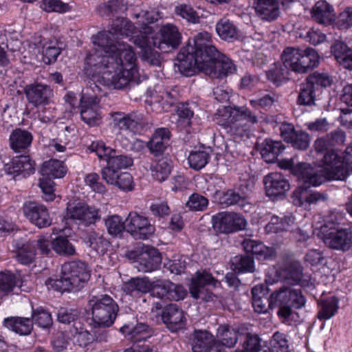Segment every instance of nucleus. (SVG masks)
<instances>
[{
    "label": "nucleus",
    "mask_w": 352,
    "mask_h": 352,
    "mask_svg": "<svg viewBox=\"0 0 352 352\" xmlns=\"http://www.w3.org/2000/svg\"><path fill=\"white\" fill-rule=\"evenodd\" d=\"M135 34L136 30L133 23L126 19L117 18L109 30L93 36L95 49L86 57V73L104 85H112L118 89L136 80L138 69L135 54L132 47L122 40L129 36H131L129 40L141 48L140 56L143 60L158 65L160 54L152 48L151 36Z\"/></svg>",
    "instance_id": "nucleus-1"
},
{
    "label": "nucleus",
    "mask_w": 352,
    "mask_h": 352,
    "mask_svg": "<svg viewBox=\"0 0 352 352\" xmlns=\"http://www.w3.org/2000/svg\"><path fill=\"white\" fill-rule=\"evenodd\" d=\"M177 60L178 70L186 76L199 70L212 78H223L236 69L232 60L212 44L211 36L206 32L188 40L178 53Z\"/></svg>",
    "instance_id": "nucleus-2"
},
{
    "label": "nucleus",
    "mask_w": 352,
    "mask_h": 352,
    "mask_svg": "<svg viewBox=\"0 0 352 352\" xmlns=\"http://www.w3.org/2000/svg\"><path fill=\"white\" fill-rule=\"evenodd\" d=\"M314 151L322 155V167L314 168L311 165H301L296 171L314 186H320L326 180H344L346 168L340 162L338 151L333 148L327 135L317 138L314 143Z\"/></svg>",
    "instance_id": "nucleus-3"
},
{
    "label": "nucleus",
    "mask_w": 352,
    "mask_h": 352,
    "mask_svg": "<svg viewBox=\"0 0 352 352\" xmlns=\"http://www.w3.org/2000/svg\"><path fill=\"white\" fill-rule=\"evenodd\" d=\"M90 278L87 265L81 261H72L62 265L60 278H49L45 281L47 289L60 292H76L83 287Z\"/></svg>",
    "instance_id": "nucleus-4"
},
{
    "label": "nucleus",
    "mask_w": 352,
    "mask_h": 352,
    "mask_svg": "<svg viewBox=\"0 0 352 352\" xmlns=\"http://www.w3.org/2000/svg\"><path fill=\"white\" fill-rule=\"evenodd\" d=\"M281 60L285 69L304 74L318 65L320 56L313 48L302 50L298 47H287L281 54Z\"/></svg>",
    "instance_id": "nucleus-5"
},
{
    "label": "nucleus",
    "mask_w": 352,
    "mask_h": 352,
    "mask_svg": "<svg viewBox=\"0 0 352 352\" xmlns=\"http://www.w3.org/2000/svg\"><path fill=\"white\" fill-rule=\"evenodd\" d=\"M272 303L278 307V315L288 322L293 315V308L299 309L306 303V298L300 288L294 286H282L272 293Z\"/></svg>",
    "instance_id": "nucleus-6"
},
{
    "label": "nucleus",
    "mask_w": 352,
    "mask_h": 352,
    "mask_svg": "<svg viewBox=\"0 0 352 352\" xmlns=\"http://www.w3.org/2000/svg\"><path fill=\"white\" fill-rule=\"evenodd\" d=\"M94 327H108L116 319L118 306L108 295L92 296L89 300Z\"/></svg>",
    "instance_id": "nucleus-7"
},
{
    "label": "nucleus",
    "mask_w": 352,
    "mask_h": 352,
    "mask_svg": "<svg viewBox=\"0 0 352 352\" xmlns=\"http://www.w3.org/2000/svg\"><path fill=\"white\" fill-rule=\"evenodd\" d=\"M319 235L331 249L345 252L352 246V230L340 228L336 223H325L320 227Z\"/></svg>",
    "instance_id": "nucleus-8"
},
{
    "label": "nucleus",
    "mask_w": 352,
    "mask_h": 352,
    "mask_svg": "<svg viewBox=\"0 0 352 352\" xmlns=\"http://www.w3.org/2000/svg\"><path fill=\"white\" fill-rule=\"evenodd\" d=\"M332 82V78L327 74L315 72L309 75L306 81L300 85L297 104L303 106L314 105L316 93L320 88L329 87Z\"/></svg>",
    "instance_id": "nucleus-9"
},
{
    "label": "nucleus",
    "mask_w": 352,
    "mask_h": 352,
    "mask_svg": "<svg viewBox=\"0 0 352 352\" xmlns=\"http://www.w3.org/2000/svg\"><path fill=\"white\" fill-rule=\"evenodd\" d=\"M214 121L226 129H228L234 122L247 120L254 124L258 122L257 116L246 107H223L214 115Z\"/></svg>",
    "instance_id": "nucleus-10"
},
{
    "label": "nucleus",
    "mask_w": 352,
    "mask_h": 352,
    "mask_svg": "<svg viewBox=\"0 0 352 352\" xmlns=\"http://www.w3.org/2000/svg\"><path fill=\"white\" fill-rule=\"evenodd\" d=\"M212 222L214 230L224 234L244 230L247 225L242 215L230 212H221L213 215Z\"/></svg>",
    "instance_id": "nucleus-11"
},
{
    "label": "nucleus",
    "mask_w": 352,
    "mask_h": 352,
    "mask_svg": "<svg viewBox=\"0 0 352 352\" xmlns=\"http://www.w3.org/2000/svg\"><path fill=\"white\" fill-rule=\"evenodd\" d=\"M65 218L80 224L89 226L100 219L99 210L81 202H69L66 208Z\"/></svg>",
    "instance_id": "nucleus-12"
},
{
    "label": "nucleus",
    "mask_w": 352,
    "mask_h": 352,
    "mask_svg": "<svg viewBox=\"0 0 352 352\" xmlns=\"http://www.w3.org/2000/svg\"><path fill=\"white\" fill-rule=\"evenodd\" d=\"M126 231L135 239L145 240L155 233V228L147 217L131 212L126 218Z\"/></svg>",
    "instance_id": "nucleus-13"
},
{
    "label": "nucleus",
    "mask_w": 352,
    "mask_h": 352,
    "mask_svg": "<svg viewBox=\"0 0 352 352\" xmlns=\"http://www.w3.org/2000/svg\"><path fill=\"white\" fill-rule=\"evenodd\" d=\"M100 98L96 94H82L80 103V113L82 120L89 126L99 124L101 116L99 111Z\"/></svg>",
    "instance_id": "nucleus-14"
},
{
    "label": "nucleus",
    "mask_w": 352,
    "mask_h": 352,
    "mask_svg": "<svg viewBox=\"0 0 352 352\" xmlns=\"http://www.w3.org/2000/svg\"><path fill=\"white\" fill-rule=\"evenodd\" d=\"M160 38H154L153 36L151 38L153 45L162 51L168 52L175 49L181 43L182 34L178 28L173 23L163 25L160 30Z\"/></svg>",
    "instance_id": "nucleus-15"
},
{
    "label": "nucleus",
    "mask_w": 352,
    "mask_h": 352,
    "mask_svg": "<svg viewBox=\"0 0 352 352\" xmlns=\"http://www.w3.org/2000/svg\"><path fill=\"white\" fill-rule=\"evenodd\" d=\"M302 183L304 186L298 187L292 193V199L294 205L307 209L311 204H316L319 201L327 199V193L309 190L310 186H314Z\"/></svg>",
    "instance_id": "nucleus-16"
},
{
    "label": "nucleus",
    "mask_w": 352,
    "mask_h": 352,
    "mask_svg": "<svg viewBox=\"0 0 352 352\" xmlns=\"http://www.w3.org/2000/svg\"><path fill=\"white\" fill-rule=\"evenodd\" d=\"M23 212L30 221L39 228L48 227L52 223L47 208L43 204L35 202H25L23 206Z\"/></svg>",
    "instance_id": "nucleus-17"
},
{
    "label": "nucleus",
    "mask_w": 352,
    "mask_h": 352,
    "mask_svg": "<svg viewBox=\"0 0 352 352\" xmlns=\"http://www.w3.org/2000/svg\"><path fill=\"white\" fill-rule=\"evenodd\" d=\"M134 267L141 272L155 270L161 264L162 258L158 250L154 248L146 247L135 255Z\"/></svg>",
    "instance_id": "nucleus-18"
},
{
    "label": "nucleus",
    "mask_w": 352,
    "mask_h": 352,
    "mask_svg": "<svg viewBox=\"0 0 352 352\" xmlns=\"http://www.w3.org/2000/svg\"><path fill=\"white\" fill-rule=\"evenodd\" d=\"M252 8L256 16L261 20L272 22L280 15L279 3L277 0H252Z\"/></svg>",
    "instance_id": "nucleus-19"
},
{
    "label": "nucleus",
    "mask_w": 352,
    "mask_h": 352,
    "mask_svg": "<svg viewBox=\"0 0 352 352\" xmlns=\"http://www.w3.org/2000/svg\"><path fill=\"white\" fill-rule=\"evenodd\" d=\"M263 181L266 194L269 197L283 195L290 187L288 181L279 173L268 174Z\"/></svg>",
    "instance_id": "nucleus-20"
},
{
    "label": "nucleus",
    "mask_w": 352,
    "mask_h": 352,
    "mask_svg": "<svg viewBox=\"0 0 352 352\" xmlns=\"http://www.w3.org/2000/svg\"><path fill=\"white\" fill-rule=\"evenodd\" d=\"M34 162L28 155H19L14 157L10 163L4 166L8 174H22L23 177L29 176L34 173Z\"/></svg>",
    "instance_id": "nucleus-21"
},
{
    "label": "nucleus",
    "mask_w": 352,
    "mask_h": 352,
    "mask_svg": "<svg viewBox=\"0 0 352 352\" xmlns=\"http://www.w3.org/2000/svg\"><path fill=\"white\" fill-rule=\"evenodd\" d=\"M163 322L173 331L182 329L185 324L183 311L175 304H170L162 311Z\"/></svg>",
    "instance_id": "nucleus-22"
},
{
    "label": "nucleus",
    "mask_w": 352,
    "mask_h": 352,
    "mask_svg": "<svg viewBox=\"0 0 352 352\" xmlns=\"http://www.w3.org/2000/svg\"><path fill=\"white\" fill-rule=\"evenodd\" d=\"M252 306L258 314H265L270 309L275 307L272 303V294L267 297V287L264 285H255L252 289Z\"/></svg>",
    "instance_id": "nucleus-23"
},
{
    "label": "nucleus",
    "mask_w": 352,
    "mask_h": 352,
    "mask_svg": "<svg viewBox=\"0 0 352 352\" xmlns=\"http://www.w3.org/2000/svg\"><path fill=\"white\" fill-rule=\"evenodd\" d=\"M25 94L28 101L35 106L43 104L52 96V90L46 85L32 84L27 86Z\"/></svg>",
    "instance_id": "nucleus-24"
},
{
    "label": "nucleus",
    "mask_w": 352,
    "mask_h": 352,
    "mask_svg": "<svg viewBox=\"0 0 352 352\" xmlns=\"http://www.w3.org/2000/svg\"><path fill=\"white\" fill-rule=\"evenodd\" d=\"M170 138V133L168 129H157L147 143L150 152L155 156L162 154L169 145Z\"/></svg>",
    "instance_id": "nucleus-25"
},
{
    "label": "nucleus",
    "mask_w": 352,
    "mask_h": 352,
    "mask_svg": "<svg viewBox=\"0 0 352 352\" xmlns=\"http://www.w3.org/2000/svg\"><path fill=\"white\" fill-rule=\"evenodd\" d=\"M102 179L109 184L116 186L122 191H131L134 188L132 175L126 172H110L107 170Z\"/></svg>",
    "instance_id": "nucleus-26"
},
{
    "label": "nucleus",
    "mask_w": 352,
    "mask_h": 352,
    "mask_svg": "<svg viewBox=\"0 0 352 352\" xmlns=\"http://www.w3.org/2000/svg\"><path fill=\"white\" fill-rule=\"evenodd\" d=\"M192 352H210L213 336L208 331L195 330L189 338Z\"/></svg>",
    "instance_id": "nucleus-27"
},
{
    "label": "nucleus",
    "mask_w": 352,
    "mask_h": 352,
    "mask_svg": "<svg viewBox=\"0 0 352 352\" xmlns=\"http://www.w3.org/2000/svg\"><path fill=\"white\" fill-rule=\"evenodd\" d=\"M311 16L318 23L327 25L334 21L336 14L330 4L326 1L320 0L312 8Z\"/></svg>",
    "instance_id": "nucleus-28"
},
{
    "label": "nucleus",
    "mask_w": 352,
    "mask_h": 352,
    "mask_svg": "<svg viewBox=\"0 0 352 352\" xmlns=\"http://www.w3.org/2000/svg\"><path fill=\"white\" fill-rule=\"evenodd\" d=\"M151 281L147 278H132L126 282L122 289L126 294L133 297L140 296L142 294L150 292Z\"/></svg>",
    "instance_id": "nucleus-29"
},
{
    "label": "nucleus",
    "mask_w": 352,
    "mask_h": 352,
    "mask_svg": "<svg viewBox=\"0 0 352 352\" xmlns=\"http://www.w3.org/2000/svg\"><path fill=\"white\" fill-rule=\"evenodd\" d=\"M242 245L247 253L252 254L258 260L269 259L274 256L273 249L265 246L261 242L252 239H245Z\"/></svg>",
    "instance_id": "nucleus-30"
},
{
    "label": "nucleus",
    "mask_w": 352,
    "mask_h": 352,
    "mask_svg": "<svg viewBox=\"0 0 352 352\" xmlns=\"http://www.w3.org/2000/svg\"><path fill=\"white\" fill-rule=\"evenodd\" d=\"M331 52L338 63L344 68L352 70V49L342 41H336Z\"/></svg>",
    "instance_id": "nucleus-31"
},
{
    "label": "nucleus",
    "mask_w": 352,
    "mask_h": 352,
    "mask_svg": "<svg viewBox=\"0 0 352 352\" xmlns=\"http://www.w3.org/2000/svg\"><path fill=\"white\" fill-rule=\"evenodd\" d=\"M4 326L19 334L29 335L33 328L32 320L29 318L11 317L4 320Z\"/></svg>",
    "instance_id": "nucleus-32"
},
{
    "label": "nucleus",
    "mask_w": 352,
    "mask_h": 352,
    "mask_svg": "<svg viewBox=\"0 0 352 352\" xmlns=\"http://www.w3.org/2000/svg\"><path fill=\"white\" fill-rule=\"evenodd\" d=\"M294 217L292 215L279 218L278 216L271 217L270 222L265 226V229L267 233H278L283 231H292L294 224Z\"/></svg>",
    "instance_id": "nucleus-33"
},
{
    "label": "nucleus",
    "mask_w": 352,
    "mask_h": 352,
    "mask_svg": "<svg viewBox=\"0 0 352 352\" xmlns=\"http://www.w3.org/2000/svg\"><path fill=\"white\" fill-rule=\"evenodd\" d=\"M133 164L131 157L124 155H118L115 150L113 154L108 160L107 166L101 170L102 177L105 176L107 170L110 172H119L121 169H125Z\"/></svg>",
    "instance_id": "nucleus-34"
},
{
    "label": "nucleus",
    "mask_w": 352,
    "mask_h": 352,
    "mask_svg": "<svg viewBox=\"0 0 352 352\" xmlns=\"http://www.w3.org/2000/svg\"><path fill=\"white\" fill-rule=\"evenodd\" d=\"M138 19V23L142 25L144 32H140L138 34L142 33L144 36H149L153 32L152 28L148 26V24L153 23L162 17V13L157 9H151V10H142L139 13L135 14Z\"/></svg>",
    "instance_id": "nucleus-35"
},
{
    "label": "nucleus",
    "mask_w": 352,
    "mask_h": 352,
    "mask_svg": "<svg viewBox=\"0 0 352 352\" xmlns=\"http://www.w3.org/2000/svg\"><path fill=\"white\" fill-rule=\"evenodd\" d=\"M128 329V327H123L121 330L126 333L128 339L133 342L146 340L153 335L151 328L144 323H138L129 331Z\"/></svg>",
    "instance_id": "nucleus-36"
},
{
    "label": "nucleus",
    "mask_w": 352,
    "mask_h": 352,
    "mask_svg": "<svg viewBox=\"0 0 352 352\" xmlns=\"http://www.w3.org/2000/svg\"><path fill=\"white\" fill-rule=\"evenodd\" d=\"M32 141V134L25 130L15 129L10 135V146L16 152H20L22 149L28 148Z\"/></svg>",
    "instance_id": "nucleus-37"
},
{
    "label": "nucleus",
    "mask_w": 352,
    "mask_h": 352,
    "mask_svg": "<svg viewBox=\"0 0 352 352\" xmlns=\"http://www.w3.org/2000/svg\"><path fill=\"white\" fill-rule=\"evenodd\" d=\"M216 32L218 36L224 41H232L238 37V28L232 21L223 18L216 24Z\"/></svg>",
    "instance_id": "nucleus-38"
},
{
    "label": "nucleus",
    "mask_w": 352,
    "mask_h": 352,
    "mask_svg": "<svg viewBox=\"0 0 352 352\" xmlns=\"http://www.w3.org/2000/svg\"><path fill=\"white\" fill-rule=\"evenodd\" d=\"M216 337L226 347L232 348L238 341L239 331L230 326L221 325L217 329Z\"/></svg>",
    "instance_id": "nucleus-39"
},
{
    "label": "nucleus",
    "mask_w": 352,
    "mask_h": 352,
    "mask_svg": "<svg viewBox=\"0 0 352 352\" xmlns=\"http://www.w3.org/2000/svg\"><path fill=\"white\" fill-rule=\"evenodd\" d=\"M284 149L285 146L280 142L265 140L263 144L261 154L265 161L273 162Z\"/></svg>",
    "instance_id": "nucleus-40"
},
{
    "label": "nucleus",
    "mask_w": 352,
    "mask_h": 352,
    "mask_svg": "<svg viewBox=\"0 0 352 352\" xmlns=\"http://www.w3.org/2000/svg\"><path fill=\"white\" fill-rule=\"evenodd\" d=\"M67 173V168L63 162L57 160L45 162L41 170V175L51 178H62Z\"/></svg>",
    "instance_id": "nucleus-41"
},
{
    "label": "nucleus",
    "mask_w": 352,
    "mask_h": 352,
    "mask_svg": "<svg viewBox=\"0 0 352 352\" xmlns=\"http://www.w3.org/2000/svg\"><path fill=\"white\" fill-rule=\"evenodd\" d=\"M171 168V162L167 158H162L151 166V174L154 179L162 182L168 177Z\"/></svg>",
    "instance_id": "nucleus-42"
},
{
    "label": "nucleus",
    "mask_w": 352,
    "mask_h": 352,
    "mask_svg": "<svg viewBox=\"0 0 352 352\" xmlns=\"http://www.w3.org/2000/svg\"><path fill=\"white\" fill-rule=\"evenodd\" d=\"M263 352H291L287 335L280 331L275 332L270 340V347Z\"/></svg>",
    "instance_id": "nucleus-43"
},
{
    "label": "nucleus",
    "mask_w": 352,
    "mask_h": 352,
    "mask_svg": "<svg viewBox=\"0 0 352 352\" xmlns=\"http://www.w3.org/2000/svg\"><path fill=\"white\" fill-rule=\"evenodd\" d=\"M197 104L195 102L181 103L177 106V114L178 116L177 124L182 127L189 126L191 118L193 117Z\"/></svg>",
    "instance_id": "nucleus-44"
},
{
    "label": "nucleus",
    "mask_w": 352,
    "mask_h": 352,
    "mask_svg": "<svg viewBox=\"0 0 352 352\" xmlns=\"http://www.w3.org/2000/svg\"><path fill=\"white\" fill-rule=\"evenodd\" d=\"M52 246L53 250L60 255L72 256L76 253L75 247L66 236H59L52 239Z\"/></svg>",
    "instance_id": "nucleus-45"
},
{
    "label": "nucleus",
    "mask_w": 352,
    "mask_h": 352,
    "mask_svg": "<svg viewBox=\"0 0 352 352\" xmlns=\"http://www.w3.org/2000/svg\"><path fill=\"white\" fill-rule=\"evenodd\" d=\"M338 300L335 296L329 297L321 302V308L318 316L320 320H329L337 312Z\"/></svg>",
    "instance_id": "nucleus-46"
},
{
    "label": "nucleus",
    "mask_w": 352,
    "mask_h": 352,
    "mask_svg": "<svg viewBox=\"0 0 352 352\" xmlns=\"http://www.w3.org/2000/svg\"><path fill=\"white\" fill-rule=\"evenodd\" d=\"M89 247L98 254H104L109 247V242L101 234L90 232L87 237Z\"/></svg>",
    "instance_id": "nucleus-47"
},
{
    "label": "nucleus",
    "mask_w": 352,
    "mask_h": 352,
    "mask_svg": "<svg viewBox=\"0 0 352 352\" xmlns=\"http://www.w3.org/2000/svg\"><path fill=\"white\" fill-rule=\"evenodd\" d=\"M74 342L80 346H86L92 340L91 334L84 329L81 322H75L70 329Z\"/></svg>",
    "instance_id": "nucleus-48"
},
{
    "label": "nucleus",
    "mask_w": 352,
    "mask_h": 352,
    "mask_svg": "<svg viewBox=\"0 0 352 352\" xmlns=\"http://www.w3.org/2000/svg\"><path fill=\"white\" fill-rule=\"evenodd\" d=\"M210 159V155L205 151H195L190 153L188 162L190 168L199 170L204 168Z\"/></svg>",
    "instance_id": "nucleus-49"
},
{
    "label": "nucleus",
    "mask_w": 352,
    "mask_h": 352,
    "mask_svg": "<svg viewBox=\"0 0 352 352\" xmlns=\"http://www.w3.org/2000/svg\"><path fill=\"white\" fill-rule=\"evenodd\" d=\"M43 55V61L45 64L54 63L60 53V49L57 46V42L49 40L40 51Z\"/></svg>",
    "instance_id": "nucleus-50"
},
{
    "label": "nucleus",
    "mask_w": 352,
    "mask_h": 352,
    "mask_svg": "<svg viewBox=\"0 0 352 352\" xmlns=\"http://www.w3.org/2000/svg\"><path fill=\"white\" fill-rule=\"evenodd\" d=\"M170 281L166 279H156L151 282V292L153 297L167 300Z\"/></svg>",
    "instance_id": "nucleus-51"
},
{
    "label": "nucleus",
    "mask_w": 352,
    "mask_h": 352,
    "mask_svg": "<svg viewBox=\"0 0 352 352\" xmlns=\"http://www.w3.org/2000/svg\"><path fill=\"white\" fill-rule=\"evenodd\" d=\"M36 254L35 245L28 242L18 251L16 260L23 265H28L32 263Z\"/></svg>",
    "instance_id": "nucleus-52"
},
{
    "label": "nucleus",
    "mask_w": 352,
    "mask_h": 352,
    "mask_svg": "<svg viewBox=\"0 0 352 352\" xmlns=\"http://www.w3.org/2000/svg\"><path fill=\"white\" fill-rule=\"evenodd\" d=\"M105 226L109 234L116 236L126 230V221L123 222L119 215H111L105 220Z\"/></svg>",
    "instance_id": "nucleus-53"
},
{
    "label": "nucleus",
    "mask_w": 352,
    "mask_h": 352,
    "mask_svg": "<svg viewBox=\"0 0 352 352\" xmlns=\"http://www.w3.org/2000/svg\"><path fill=\"white\" fill-rule=\"evenodd\" d=\"M111 118V125L114 129L119 131L129 130L130 126V117L129 113L126 114L124 112H113L110 113Z\"/></svg>",
    "instance_id": "nucleus-54"
},
{
    "label": "nucleus",
    "mask_w": 352,
    "mask_h": 352,
    "mask_svg": "<svg viewBox=\"0 0 352 352\" xmlns=\"http://www.w3.org/2000/svg\"><path fill=\"white\" fill-rule=\"evenodd\" d=\"M19 277L10 272H0V293L8 294L17 285Z\"/></svg>",
    "instance_id": "nucleus-55"
},
{
    "label": "nucleus",
    "mask_w": 352,
    "mask_h": 352,
    "mask_svg": "<svg viewBox=\"0 0 352 352\" xmlns=\"http://www.w3.org/2000/svg\"><path fill=\"white\" fill-rule=\"evenodd\" d=\"M265 349L258 335L248 333L242 344L241 352H263Z\"/></svg>",
    "instance_id": "nucleus-56"
},
{
    "label": "nucleus",
    "mask_w": 352,
    "mask_h": 352,
    "mask_svg": "<svg viewBox=\"0 0 352 352\" xmlns=\"http://www.w3.org/2000/svg\"><path fill=\"white\" fill-rule=\"evenodd\" d=\"M175 13L186 19L187 21L192 23H199V16L197 12L189 5L179 4L175 6Z\"/></svg>",
    "instance_id": "nucleus-57"
},
{
    "label": "nucleus",
    "mask_w": 352,
    "mask_h": 352,
    "mask_svg": "<svg viewBox=\"0 0 352 352\" xmlns=\"http://www.w3.org/2000/svg\"><path fill=\"white\" fill-rule=\"evenodd\" d=\"M38 186L43 193V199L47 201H53L55 198L54 182L52 178L48 176L41 175L39 179Z\"/></svg>",
    "instance_id": "nucleus-58"
},
{
    "label": "nucleus",
    "mask_w": 352,
    "mask_h": 352,
    "mask_svg": "<svg viewBox=\"0 0 352 352\" xmlns=\"http://www.w3.org/2000/svg\"><path fill=\"white\" fill-rule=\"evenodd\" d=\"M208 205V199L198 193L192 194L186 203V207L192 211H204Z\"/></svg>",
    "instance_id": "nucleus-59"
},
{
    "label": "nucleus",
    "mask_w": 352,
    "mask_h": 352,
    "mask_svg": "<svg viewBox=\"0 0 352 352\" xmlns=\"http://www.w3.org/2000/svg\"><path fill=\"white\" fill-rule=\"evenodd\" d=\"M285 278L292 280L294 283H298L302 278V268L299 262L293 261L285 267Z\"/></svg>",
    "instance_id": "nucleus-60"
},
{
    "label": "nucleus",
    "mask_w": 352,
    "mask_h": 352,
    "mask_svg": "<svg viewBox=\"0 0 352 352\" xmlns=\"http://www.w3.org/2000/svg\"><path fill=\"white\" fill-rule=\"evenodd\" d=\"M32 316L34 323L41 328H48L52 324L51 314L43 308L33 310Z\"/></svg>",
    "instance_id": "nucleus-61"
},
{
    "label": "nucleus",
    "mask_w": 352,
    "mask_h": 352,
    "mask_svg": "<svg viewBox=\"0 0 352 352\" xmlns=\"http://www.w3.org/2000/svg\"><path fill=\"white\" fill-rule=\"evenodd\" d=\"M129 117L131 131L133 133H140L149 124L148 119L142 113H129Z\"/></svg>",
    "instance_id": "nucleus-62"
},
{
    "label": "nucleus",
    "mask_w": 352,
    "mask_h": 352,
    "mask_svg": "<svg viewBox=\"0 0 352 352\" xmlns=\"http://www.w3.org/2000/svg\"><path fill=\"white\" fill-rule=\"evenodd\" d=\"M232 264L240 272H253L254 259L250 256L239 255L234 257Z\"/></svg>",
    "instance_id": "nucleus-63"
},
{
    "label": "nucleus",
    "mask_w": 352,
    "mask_h": 352,
    "mask_svg": "<svg viewBox=\"0 0 352 352\" xmlns=\"http://www.w3.org/2000/svg\"><path fill=\"white\" fill-rule=\"evenodd\" d=\"M289 69L282 66H274L267 72V78L276 85H279L283 81L288 79Z\"/></svg>",
    "instance_id": "nucleus-64"
}]
</instances>
